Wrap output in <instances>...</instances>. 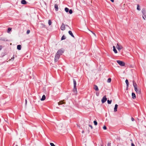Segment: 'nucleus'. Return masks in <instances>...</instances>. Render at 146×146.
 Wrapping results in <instances>:
<instances>
[{
	"mask_svg": "<svg viewBox=\"0 0 146 146\" xmlns=\"http://www.w3.org/2000/svg\"><path fill=\"white\" fill-rule=\"evenodd\" d=\"M117 62L120 66H124L125 65V63L122 61L117 60Z\"/></svg>",
	"mask_w": 146,
	"mask_h": 146,
	"instance_id": "nucleus-2",
	"label": "nucleus"
},
{
	"mask_svg": "<svg viewBox=\"0 0 146 146\" xmlns=\"http://www.w3.org/2000/svg\"><path fill=\"white\" fill-rule=\"evenodd\" d=\"M116 47L119 51L123 48V47L121 45H119L118 43H117Z\"/></svg>",
	"mask_w": 146,
	"mask_h": 146,
	"instance_id": "nucleus-5",
	"label": "nucleus"
},
{
	"mask_svg": "<svg viewBox=\"0 0 146 146\" xmlns=\"http://www.w3.org/2000/svg\"><path fill=\"white\" fill-rule=\"evenodd\" d=\"M131 120L132 121H133L134 120V119L132 117L131 118Z\"/></svg>",
	"mask_w": 146,
	"mask_h": 146,
	"instance_id": "nucleus-37",
	"label": "nucleus"
},
{
	"mask_svg": "<svg viewBox=\"0 0 146 146\" xmlns=\"http://www.w3.org/2000/svg\"><path fill=\"white\" fill-rule=\"evenodd\" d=\"M69 9L67 7H66L65 8V11L66 12H68L69 11Z\"/></svg>",
	"mask_w": 146,
	"mask_h": 146,
	"instance_id": "nucleus-23",
	"label": "nucleus"
},
{
	"mask_svg": "<svg viewBox=\"0 0 146 146\" xmlns=\"http://www.w3.org/2000/svg\"><path fill=\"white\" fill-rule=\"evenodd\" d=\"M94 125H97V122L96 121H94Z\"/></svg>",
	"mask_w": 146,
	"mask_h": 146,
	"instance_id": "nucleus-29",
	"label": "nucleus"
},
{
	"mask_svg": "<svg viewBox=\"0 0 146 146\" xmlns=\"http://www.w3.org/2000/svg\"><path fill=\"white\" fill-rule=\"evenodd\" d=\"M73 82H74V87H76V80L74 79H73Z\"/></svg>",
	"mask_w": 146,
	"mask_h": 146,
	"instance_id": "nucleus-17",
	"label": "nucleus"
},
{
	"mask_svg": "<svg viewBox=\"0 0 146 146\" xmlns=\"http://www.w3.org/2000/svg\"><path fill=\"white\" fill-rule=\"evenodd\" d=\"M110 145V144L109 143H108V145Z\"/></svg>",
	"mask_w": 146,
	"mask_h": 146,
	"instance_id": "nucleus-46",
	"label": "nucleus"
},
{
	"mask_svg": "<svg viewBox=\"0 0 146 146\" xmlns=\"http://www.w3.org/2000/svg\"><path fill=\"white\" fill-rule=\"evenodd\" d=\"M68 33H69V34L71 36H72L74 38V36L71 31H68Z\"/></svg>",
	"mask_w": 146,
	"mask_h": 146,
	"instance_id": "nucleus-18",
	"label": "nucleus"
},
{
	"mask_svg": "<svg viewBox=\"0 0 146 146\" xmlns=\"http://www.w3.org/2000/svg\"><path fill=\"white\" fill-rule=\"evenodd\" d=\"M111 81V79L110 78H109L107 80V82L108 83H110Z\"/></svg>",
	"mask_w": 146,
	"mask_h": 146,
	"instance_id": "nucleus-26",
	"label": "nucleus"
},
{
	"mask_svg": "<svg viewBox=\"0 0 146 146\" xmlns=\"http://www.w3.org/2000/svg\"><path fill=\"white\" fill-rule=\"evenodd\" d=\"M69 13L70 14H71L72 13V10L71 9H70L69 10Z\"/></svg>",
	"mask_w": 146,
	"mask_h": 146,
	"instance_id": "nucleus-31",
	"label": "nucleus"
},
{
	"mask_svg": "<svg viewBox=\"0 0 146 146\" xmlns=\"http://www.w3.org/2000/svg\"><path fill=\"white\" fill-rule=\"evenodd\" d=\"M107 99L106 97V96H105L102 99V100L101 101L102 103L103 104L105 103L106 101L107 100Z\"/></svg>",
	"mask_w": 146,
	"mask_h": 146,
	"instance_id": "nucleus-6",
	"label": "nucleus"
},
{
	"mask_svg": "<svg viewBox=\"0 0 146 146\" xmlns=\"http://www.w3.org/2000/svg\"><path fill=\"white\" fill-rule=\"evenodd\" d=\"M11 30V28H8V30H7V33H9L10 32V31Z\"/></svg>",
	"mask_w": 146,
	"mask_h": 146,
	"instance_id": "nucleus-25",
	"label": "nucleus"
},
{
	"mask_svg": "<svg viewBox=\"0 0 146 146\" xmlns=\"http://www.w3.org/2000/svg\"><path fill=\"white\" fill-rule=\"evenodd\" d=\"M91 33H92V34H93L94 35V37H95V38H96V34H95V33H93V32H92V31H91Z\"/></svg>",
	"mask_w": 146,
	"mask_h": 146,
	"instance_id": "nucleus-30",
	"label": "nucleus"
},
{
	"mask_svg": "<svg viewBox=\"0 0 146 146\" xmlns=\"http://www.w3.org/2000/svg\"><path fill=\"white\" fill-rule=\"evenodd\" d=\"M133 85L134 88L135 90L137 93L140 94L141 93L140 89L138 88L137 84L135 83L134 81H133Z\"/></svg>",
	"mask_w": 146,
	"mask_h": 146,
	"instance_id": "nucleus-1",
	"label": "nucleus"
},
{
	"mask_svg": "<svg viewBox=\"0 0 146 146\" xmlns=\"http://www.w3.org/2000/svg\"><path fill=\"white\" fill-rule=\"evenodd\" d=\"M132 96L133 99H135L136 98V95L134 93H132Z\"/></svg>",
	"mask_w": 146,
	"mask_h": 146,
	"instance_id": "nucleus-15",
	"label": "nucleus"
},
{
	"mask_svg": "<svg viewBox=\"0 0 146 146\" xmlns=\"http://www.w3.org/2000/svg\"><path fill=\"white\" fill-rule=\"evenodd\" d=\"M52 22L50 20H49L48 21V23L49 25H51Z\"/></svg>",
	"mask_w": 146,
	"mask_h": 146,
	"instance_id": "nucleus-24",
	"label": "nucleus"
},
{
	"mask_svg": "<svg viewBox=\"0 0 146 146\" xmlns=\"http://www.w3.org/2000/svg\"><path fill=\"white\" fill-rule=\"evenodd\" d=\"M54 7L56 11H57L58 9V5L57 4H55L54 5Z\"/></svg>",
	"mask_w": 146,
	"mask_h": 146,
	"instance_id": "nucleus-13",
	"label": "nucleus"
},
{
	"mask_svg": "<svg viewBox=\"0 0 146 146\" xmlns=\"http://www.w3.org/2000/svg\"><path fill=\"white\" fill-rule=\"evenodd\" d=\"M17 49L19 50H20L21 49V46L20 45H18L17 46Z\"/></svg>",
	"mask_w": 146,
	"mask_h": 146,
	"instance_id": "nucleus-21",
	"label": "nucleus"
},
{
	"mask_svg": "<svg viewBox=\"0 0 146 146\" xmlns=\"http://www.w3.org/2000/svg\"><path fill=\"white\" fill-rule=\"evenodd\" d=\"M41 25H42V27H45V25H43V24H41Z\"/></svg>",
	"mask_w": 146,
	"mask_h": 146,
	"instance_id": "nucleus-35",
	"label": "nucleus"
},
{
	"mask_svg": "<svg viewBox=\"0 0 146 146\" xmlns=\"http://www.w3.org/2000/svg\"><path fill=\"white\" fill-rule=\"evenodd\" d=\"M25 105H27V100L26 99H25Z\"/></svg>",
	"mask_w": 146,
	"mask_h": 146,
	"instance_id": "nucleus-38",
	"label": "nucleus"
},
{
	"mask_svg": "<svg viewBox=\"0 0 146 146\" xmlns=\"http://www.w3.org/2000/svg\"><path fill=\"white\" fill-rule=\"evenodd\" d=\"M46 99V96L45 95H43L42 96V98L40 99V100L41 101H44V100Z\"/></svg>",
	"mask_w": 146,
	"mask_h": 146,
	"instance_id": "nucleus-14",
	"label": "nucleus"
},
{
	"mask_svg": "<svg viewBox=\"0 0 146 146\" xmlns=\"http://www.w3.org/2000/svg\"><path fill=\"white\" fill-rule=\"evenodd\" d=\"M50 144L51 146H55V145L53 143H50Z\"/></svg>",
	"mask_w": 146,
	"mask_h": 146,
	"instance_id": "nucleus-33",
	"label": "nucleus"
},
{
	"mask_svg": "<svg viewBox=\"0 0 146 146\" xmlns=\"http://www.w3.org/2000/svg\"><path fill=\"white\" fill-rule=\"evenodd\" d=\"M21 3L22 4H26L27 3L26 1L25 0H22Z\"/></svg>",
	"mask_w": 146,
	"mask_h": 146,
	"instance_id": "nucleus-16",
	"label": "nucleus"
},
{
	"mask_svg": "<svg viewBox=\"0 0 146 146\" xmlns=\"http://www.w3.org/2000/svg\"><path fill=\"white\" fill-rule=\"evenodd\" d=\"M97 96H98V95H97Z\"/></svg>",
	"mask_w": 146,
	"mask_h": 146,
	"instance_id": "nucleus-47",
	"label": "nucleus"
},
{
	"mask_svg": "<svg viewBox=\"0 0 146 146\" xmlns=\"http://www.w3.org/2000/svg\"><path fill=\"white\" fill-rule=\"evenodd\" d=\"M118 105L117 104H116L115 105V107L114 109V112H116L117 111V109L118 107Z\"/></svg>",
	"mask_w": 146,
	"mask_h": 146,
	"instance_id": "nucleus-9",
	"label": "nucleus"
},
{
	"mask_svg": "<svg viewBox=\"0 0 146 146\" xmlns=\"http://www.w3.org/2000/svg\"><path fill=\"white\" fill-rule=\"evenodd\" d=\"M60 29H61L62 31H64L65 30V25H64L63 23H62V24L61 26Z\"/></svg>",
	"mask_w": 146,
	"mask_h": 146,
	"instance_id": "nucleus-7",
	"label": "nucleus"
},
{
	"mask_svg": "<svg viewBox=\"0 0 146 146\" xmlns=\"http://www.w3.org/2000/svg\"><path fill=\"white\" fill-rule=\"evenodd\" d=\"M94 88L95 90L96 91H98L99 90L98 87L97 85H94Z\"/></svg>",
	"mask_w": 146,
	"mask_h": 146,
	"instance_id": "nucleus-8",
	"label": "nucleus"
},
{
	"mask_svg": "<svg viewBox=\"0 0 146 146\" xmlns=\"http://www.w3.org/2000/svg\"><path fill=\"white\" fill-rule=\"evenodd\" d=\"M131 145V146H135L134 144L133 143H132Z\"/></svg>",
	"mask_w": 146,
	"mask_h": 146,
	"instance_id": "nucleus-41",
	"label": "nucleus"
},
{
	"mask_svg": "<svg viewBox=\"0 0 146 146\" xmlns=\"http://www.w3.org/2000/svg\"><path fill=\"white\" fill-rule=\"evenodd\" d=\"M65 102H64L63 101H60L58 102V104L59 105H61L62 104H65Z\"/></svg>",
	"mask_w": 146,
	"mask_h": 146,
	"instance_id": "nucleus-19",
	"label": "nucleus"
},
{
	"mask_svg": "<svg viewBox=\"0 0 146 146\" xmlns=\"http://www.w3.org/2000/svg\"><path fill=\"white\" fill-rule=\"evenodd\" d=\"M112 2H113L114 1V0H110Z\"/></svg>",
	"mask_w": 146,
	"mask_h": 146,
	"instance_id": "nucleus-42",
	"label": "nucleus"
},
{
	"mask_svg": "<svg viewBox=\"0 0 146 146\" xmlns=\"http://www.w3.org/2000/svg\"><path fill=\"white\" fill-rule=\"evenodd\" d=\"M14 56H13V57H12V58H11V59H10V60H11V59L14 60Z\"/></svg>",
	"mask_w": 146,
	"mask_h": 146,
	"instance_id": "nucleus-40",
	"label": "nucleus"
},
{
	"mask_svg": "<svg viewBox=\"0 0 146 146\" xmlns=\"http://www.w3.org/2000/svg\"><path fill=\"white\" fill-rule=\"evenodd\" d=\"M111 102H112V100H108V101H107L108 103L109 104H111Z\"/></svg>",
	"mask_w": 146,
	"mask_h": 146,
	"instance_id": "nucleus-28",
	"label": "nucleus"
},
{
	"mask_svg": "<svg viewBox=\"0 0 146 146\" xmlns=\"http://www.w3.org/2000/svg\"><path fill=\"white\" fill-rule=\"evenodd\" d=\"M77 127H78V128L80 127V126L79 125H77Z\"/></svg>",
	"mask_w": 146,
	"mask_h": 146,
	"instance_id": "nucleus-44",
	"label": "nucleus"
},
{
	"mask_svg": "<svg viewBox=\"0 0 146 146\" xmlns=\"http://www.w3.org/2000/svg\"><path fill=\"white\" fill-rule=\"evenodd\" d=\"M60 55H59L57 53H56L54 58L55 62H56L57 61L60 57Z\"/></svg>",
	"mask_w": 146,
	"mask_h": 146,
	"instance_id": "nucleus-4",
	"label": "nucleus"
},
{
	"mask_svg": "<svg viewBox=\"0 0 146 146\" xmlns=\"http://www.w3.org/2000/svg\"><path fill=\"white\" fill-rule=\"evenodd\" d=\"M64 49H59L56 52L58 54L60 55H62V53H64Z\"/></svg>",
	"mask_w": 146,
	"mask_h": 146,
	"instance_id": "nucleus-3",
	"label": "nucleus"
},
{
	"mask_svg": "<svg viewBox=\"0 0 146 146\" xmlns=\"http://www.w3.org/2000/svg\"><path fill=\"white\" fill-rule=\"evenodd\" d=\"M30 32V31L29 30H28L27 31V34H29Z\"/></svg>",
	"mask_w": 146,
	"mask_h": 146,
	"instance_id": "nucleus-32",
	"label": "nucleus"
},
{
	"mask_svg": "<svg viewBox=\"0 0 146 146\" xmlns=\"http://www.w3.org/2000/svg\"><path fill=\"white\" fill-rule=\"evenodd\" d=\"M113 51L114 52V53L115 54H116L117 53V50H116L115 48V47L114 46H113Z\"/></svg>",
	"mask_w": 146,
	"mask_h": 146,
	"instance_id": "nucleus-12",
	"label": "nucleus"
},
{
	"mask_svg": "<svg viewBox=\"0 0 146 146\" xmlns=\"http://www.w3.org/2000/svg\"><path fill=\"white\" fill-rule=\"evenodd\" d=\"M143 19L144 20H145V19L144 18V16H143Z\"/></svg>",
	"mask_w": 146,
	"mask_h": 146,
	"instance_id": "nucleus-43",
	"label": "nucleus"
},
{
	"mask_svg": "<svg viewBox=\"0 0 146 146\" xmlns=\"http://www.w3.org/2000/svg\"><path fill=\"white\" fill-rule=\"evenodd\" d=\"M125 83L126 84V85H127V87H128V86H129V82H128V80H127V79H126V80H125Z\"/></svg>",
	"mask_w": 146,
	"mask_h": 146,
	"instance_id": "nucleus-20",
	"label": "nucleus"
},
{
	"mask_svg": "<svg viewBox=\"0 0 146 146\" xmlns=\"http://www.w3.org/2000/svg\"><path fill=\"white\" fill-rule=\"evenodd\" d=\"M137 9L138 11L140 10V8L138 4L137 5Z\"/></svg>",
	"mask_w": 146,
	"mask_h": 146,
	"instance_id": "nucleus-22",
	"label": "nucleus"
},
{
	"mask_svg": "<svg viewBox=\"0 0 146 146\" xmlns=\"http://www.w3.org/2000/svg\"><path fill=\"white\" fill-rule=\"evenodd\" d=\"M103 128L104 130H106L107 129L106 126L105 125L103 127Z\"/></svg>",
	"mask_w": 146,
	"mask_h": 146,
	"instance_id": "nucleus-34",
	"label": "nucleus"
},
{
	"mask_svg": "<svg viewBox=\"0 0 146 146\" xmlns=\"http://www.w3.org/2000/svg\"><path fill=\"white\" fill-rule=\"evenodd\" d=\"M142 11L143 15L145 17L146 16V15H145V14H146V12L145 10V9H143L142 10Z\"/></svg>",
	"mask_w": 146,
	"mask_h": 146,
	"instance_id": "nucleus-10",
	"label": "nucleus"
},
{
	"mask_svg": "<svg viewBox=\"0 0 146 146\" xmlns=\"http://www.w3.org/2000/svg\"><path fill=\"white\" fill-rule=\"evenodd\" d=\"M66 38V37H65V36L63 35L62 37L61 38V40H64Z\"/></svg>",
	"mask_w": 146,
	"mask_h": 146,
	"instance_id": "nucleus-27",
	"label": "nucleus"
},
{
	"mask_svg": "<svg viewBox=\"0 0 146 146\" xmlns=\"http://www.w3.org/2000/svg\"><path fill=\"white\" fill-rule=\"evenodd\" d=\"M66 26H68V25H66Z\"/></svg>",
	"mask_w": 146,
	"mask_h": 146,
	"instance_id": "nucleus-48",
	"label": "nucleus"
},
{
	"mask_svg": "<svg viewBox=\"0 0 146 146\" xmlns=\"http://www.w3.org/2000/svg\"><path fill=\"white\" fill-rule=\"evenodd\" d=\"M73 91L74 93L76 94L77 92V90L76 87H74Z\"/></svg>",
	"mask_w": 146,
	"mask_h": 146,
	"instance_id": "nucleus-11",
	"label": "nucleus"
},
{
	"mask_svg": "<svg viewBox=\"0 0 146 146\" xmlns=\"http://www.w3.org/2000/svg\"><path fill=\"white\" fill-rule=\"evenodd\" d=\"M16 146H18V145H16Z\"/></svg>",
	"mask_w": 146,
	"mask_h": 146,
	"instance_id": "nucleus-49",
	"label": "nucleus"
},
{
	"mask_svg": "<svg viewBox=\"0 0 146 146\" xmlns=\"http://www.w3.org/2000/svg\"><path fill=\"white\" fill-rule=\"evenodd\" d=\"M84 131H83H83H82V133H84Z\"/></svg>",
	"mask_w": 146,
	"mask_h": 146,
	"instance_id": "nucleus-45",
	"label": "nucleus"
},
{
	"mask_svg": "<svg viewBox=\"0 0 146 146\" xmlns=\"http://www.w3.org/2000/svg\"><path fill=\"white\" fill-rule=\"evenodd\" d=\"M89 126L90 127H91V129H92L93 127L92 126V125H89Z\"/></svg>",
	"mask_w": 146,
	"mask_h": 146,
	"instance_id": "nucleus-36",
	"label": "nucleus"
},
{
	"mask_svg": "<svg viewBox=\"0 0 146 146\" xmlns=\"http://www.w3.org/2000/svg\"><path fill=\"white\" fill-rule=\"evenodd\" d=\"M2 48V46L1 45H0V50H1Z\"/></svg>",
	"mask_w": 146,
	"mask_h": 146,
	"instance_id": "nucleus-39",
	"label": "nucleus"
}]
</instances>
